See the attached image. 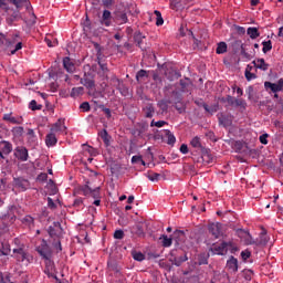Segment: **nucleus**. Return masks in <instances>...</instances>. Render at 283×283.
Masks as SVG:
<instances>
[{
  "mask_svg": "<svg viewBox=\"0 0 283 283\" xmlns=\"http://www.w3.org/2000/svg\"><path fill=\"white\" fill-rule=\"evenodd\" d=\"M27 136L29 137V140H31L32 143H34V140H36V135L34 134V129L29 128Z\"/></svg>",
  "mask_w": 283,
  "mask_h": 283,
  "instance_id": "56",
  "label": "nucleus"
},
{
  "mask_svg": "<svg viewBox=\"0 0 283 283\" xmlns=\"http://www.w3.org/2000/svg\"><path fill=\"white\" fill-rule=\"evenodd\" d=\"M99 136H101L103 143L105 144V146H106V147H109V145H111L109 140H111L112 137L109 136V134H107V130H106V129H103V130L99 133Z\"/></svg>",
  "mask_w": 283,
  "mask_h": 283,
  "instance_id": "30",
  "label": "nucleus"
},
{
  "mask_svg": "<svg viewBox=\"0 0 283 283\" xmlns=\"http://www.w3.org/2000/svg\"><path fill=\"white\" fill-rule=\"evenodd\" d=\"M243 277L244 280H247L248 282H251L252 277H253V271L251 270H244L243 271Z\"/></svg>",
  "mask_w": 283,
  "mask_h": 283,
  "instance_id": "54",
  "label": "nucleus"
},
{
  "mask_svg": "<svg viewBox=\"0 0 283 283\" xmlns=\"http://www.w3.org/2000/svg\"><path fill=\"white\" fill-rule=\"evenodd\" d=\"M85 147H86V151H87L91 156H98V150H97V149H95V148L92 147V146H87V145H85Z\"/></svg>",
  "mask_w": 283,
  "mask_h": 283,
  "instance_id": "60",
  "label": "nucleus"
},
{
  "mask_svg": "<svg viewBox=\"0 0 283 283\" xmlns=\"http://www.w3.org/2000/svg\"><path fill=\"white\" fill-rule=\"evenodd\" d=\"M234 107H241V109H247V101L243 98H234Z\"/></svg>",
  "mask_w": 283,
  "mask_h": 283,
  "instance_id": "40",
  "label": "nucleus"
},
{
  "mask_svg": "<svg viewBox=\"0 0 283 283\" xmlns=\"http://www.w3.org/2000/svg\"><path fill=\"white\" fill-rule=\"evenodd\" d=\"M184 238H185V232L181 230H176L174 232V238H169L167 237V234H161L159 240H161V245L167 249L171 247V244H174V240H176L178 244V240H182Z\"/></svg>",
  "mask_w": 283,
  "mask_h": 283,
  "instance_id": "4",
  "label": "nucleus"
},
{
  "mask_svg": "<svg viewBox=\"0 0 283 283\" xmlns=\"http://www.w3.org/2000/svg\"><path fill=\"white\" fill-rule=\"evenodd\" d=\"M93 103L97 105V107L102 109V112H104L107 118H112V109L106 108L103 104H98V101H93Z\"/></svg>",
  "mask_w": 283,
  "mask_h": 283,
  "instance_id": "32",
  "label": "nucleus"
},
{
  "mask_svg": "<svg viewBox=\"0 0 283 283\" xmlns=\"http://www.w3.org/2000/svg\"><path fill=\"white\" fill-rule=\"evenodd\" d=\"M228 50L227 42H219L216 49L218 54H226Z\"/></svg>",
  "mask_w": 283,
  "mask_h": 283,
  "instance_id": "34",
  "label": "nucleus"
},
{
  "mask_svg": "<svg viewBox=\"0 0 283 283\" xmlns=\"http://www.w3.org/2000/svg\"><path fill=\"white\" fill-rule=\"evenodd\" d=\"M9 3H12V6H15V8L19 10L21 8H23V6H25V3H28V0H8Z\"/></svg>",
  "mask_w": 283,
  "mask_h": 283,
  "instance_id": "39",
  "label": "nucleus"
},
{
  "mask_svg": "<svg viewBox=\"0 0 283 283\" xmlns=\"http://www.w3.org/2000/svg\"><path fill=\"white\" fill-rule=\"evenodd\" d=\"M227 244V249L228 251H231V253H235V251H238V247L233 242L229 241Z\"/></svg>",
  "mask_w": 283,
  "mask_h": 283,
  "instance_id": "63",
  "label": "nucleus"
},
{
  "mask_svg": "<svg viewBox=\"0 0 283 283\" xmlns=\"http://www.w3.org/2000/svg\"><path fill=\"white\" fill-rule=\"evenodd\" d=\"M66 127L63 124V122H61V119H59L52 127H51V133L53 134H59L61 132H65Z\"/></svg>",
  "mask_w": 283,
  "mask_h": 283,
  "instance_id": "27",
  "label": "nucleus"
},
{
  "mask_svg": "<svg viewBox=\"0 0 283 283\" xmlns=\"http://www.w3.org/2000/svg\"><path fill=\"white\" fill-rule=\"evenodd\" d=\"M252 63L258 70H262L263 72H266V70H269V64H266L264 59L254 60Z\"/></svg>",
  "mask_w": 283,
  "mask_h": 283,
  "instance_id": "26",
  "label": "nucleus"
},
{
  "mask_svg": "<svg viewBox=\"0 0 283 283\" xmlns=\"http://www.w3.org/2000/svg\"><path fill=\"white\" fill-rule=\"evenodd\" d=\"M147 76H149L147 74V71L145 70H139L136 74V81H142V78H147Z\"/></svg>",
  "mask_w": 283,
  "mask_h": 283,
  "instance_id": "49",
  "label": "nucleus"
},
{
  "mask_svg": "<svg viewBox=\"0 0 283 283\" xmlns=\"http://www.w3.org/2000/svg\"><path fill=\"white\" fill-rule=\"evenodd\" d=\"M74 196H91V198L96 200L101 198V187L92 188L90 187L88 182H86V185L75 188Z\"/></svg>",
  "mask_w": 283,
  "mask_h": 283,
  "instance_id": "2",
  "label": "nucleus"
},
{
  "mask_svg": "<svg viewBox=\"0 0 283 283\" xmlns=\"http://www.w3.org/2000/svg\"><path fill=\"white\" fill-rule=\"evenodd\" d=\"M195 103L198 105V107H203V109H205L206 112H211V111L209 109V105H208L207 103H203L202 99H197V101H195Z\"/></svg>",
  "mask_w": 283,
  "mask_h": 283,
  "instance_id": "55",
  "label": "nucleus"
},
{
  "mask_svg": "<svg viewBox=\"0 0 283 283\" xmlns=\"http://www.w3.org/2000/svg\"><path fill=\"white\" fill-rule=\"evenodd\" d=\"M117 90L122 94V96H129V88L125 86V83L122 82Z\"/></svg>",
  "mask_w": 283,
  "mask_h": 283,
  "instance_id": "43",
  "label": "nucleus"
},
{
  "mask_svg": "<svg viewBox=\"0 0 283 283\" xmlns=\"http://www.w3.org/2000/svg\"><path fill=\"white\" fill-rule=\"evenodd\" d=\"M13 258L17 262H30L32 260L30 253L24 248L13 249Z\"/></svg>",
  "mask_w": 283,
  "mask_h": 283,
  "instance_id": "5",
  "label": "nucleus"
},
{
  "mask_svg": "<svg viewBox=\"0 0 283 283\" xmlns=\"http://www.w3.org/2000/svg\"><path fill=\"white\" fill-rule=\"evenodd\" d=\"M262 45H263V49H262L263 54H266V52H271V50H273V43L271 42V40L263 41Z\"/></svg>",
  "mask_w": 283,
  "mask_h": 283,
  "instance_id": "37",
  "label": "nucleus"
},
{
  "mask_svg": "<svg viewBox=\"0 0 283 283\" xmlns=\"http://www.w3.org/2000/svg\"><path fill=\"white\" fill-rule=\"evenodd\" d=\"M176 251L177 250L170 251V262L175 266H181L182 263H185V262H187V260H189V258L187 256V253L181 254L180 256H176Z\"/></svg>",
  "mask_w": 283,
  "mask_h": 283,
  "instance_id": "10",
  "label": "nucleus"
},
{
  "mask_svg": "<svg viewBox=\"0 0 283 283\" xmlns=\"http://www.w3.org/2000/svg\"><path fill=\"white\" fill-rule=\"evenodd\" d=\"M50 238H63V227L61 222L54 221L53 226H50L48 229Z\"/></svg>",
  "mask_w": 283,
  "mask_h": 283,
  "instance_id": "6",
  "label": "nucleus"
},
{
  "mask_svg": "<svg viewBox=\"0 0 283 283\" xmlns=\"http://www.w3.org/2000/svg\"><path fill=\"white\" fill-rule=\"evenodd\" d=\"M159 178H160V174H158V172H150L148 175V179H150L151 182H158Z\"/></svg>",
  "mask_w": 283,
  "mask_h": 283,
  "instance_id": "57",
  "label": "nucleus"
},
{
  "mask_svg": "<svg viewBox=\"0 0 283 283\" xmlns=\"http://www.w3.org/2000/svg\"><path fill=\"white\" fill-rule=\"evenodd\" d=\"M154 13L157 17L156 25H163V23H165V20L163 19V14L160 13V11L155 10Z\"/></svg>",
  "mask_w": 283,
  "mask_h": 283,
  "instance_id": "46",
  "label": "nucleus"
},
{
  "mask_svg": "<svg viewBox=\"0 0 283 283\" xmlns=\"http://www.w3.org/2000/svg\"><path fill=\"white\" fill-rule=\"evenodd\" d=\"M22 224H24L25 227L30 228V229H34V218L32 216H25L24 218H22Z\"/></svg>",
  "mask_w": 283,
  "mask_h": 283,
  "instance_id": "29",
  "label": "nucleus"
},
{
  "mask_svg": "<svg viewBox=\"0 0 283 283\" xmlns=\"http://www.w3.org/2000/svg\"><path fill=\"white\" fill-rule=\"evenodd\" d=\"M35 251L39 253V255H41V258H43V260L48 261L44 269L45 275H48V277H54L56 282L61 283V280L54 273V263L50 261V258H52V248H50L48 241L45 239H42L41 244L35 248Z\"/></svg>",
  "mask_w": 283,
  "mask_h": 283,
  "instance_id": "1",
  "label": "nucleus"
},
{
  "mask_svg": "<svg viewBox=\"0 0 283 283\" xmlns=\"http://www.w3.org/2000/svg\"><path fill=\"white\" fill-rule=\"evenodd\" d=\"M227 242H222L221 244H213L210 251L214 253V255H227L228 253V248H227Z\"/></svg>",
  "mask_w": 283,
  "mask_h": 283,
  "instance_id": "15",
  "label": "nucleus"
},
{
  "mask_svg": "<svg viewBox=\"0 0 283 283\" xmlns=\"http://www.w3.org/2000/svg\"><path fill=\"white\" fill-rule=\"evenodd\" d=\"M0 151L3 156L12 154V144L6 140L0 142Z\"/></svg>",
  "mask_w": 283,
  "mask_h": 283,
  "instance_id": "21",
  "label": "nucleus"
},
{
  "mask_svg": "<svg viewBox=\"0 0 283 283\" xmlns=\"http://www.w3.org/2000/svg\"><path fill=\"white\" fill-rule=\"evenodd\" d=\"M208 231L210 235H212L213 240H218L220 238L222 230H221V224L220 223H210L208 226Z\"/></svg>",
  "mask_w": 283,
  "mask_h": 283,
  "instance_id": "13",
  "label": "nucleus"
},
{
  "mask_svg": "<svg viewBox=\"0 0 283 283\" xmlns=\"http://www.w3.org/2000/svg\"><path fill=\"white\" fill-rule=\"evenodd\" d=\"M101 25H105V28H109V25H112V12L109 10L103 11Z\"/></svg>",
  "mask_w": 283,
  "mask_h": 283,
  "instance_id": "20",
  "label": "nucleus"
},
{
  "mask_svg": "<svg viewBox=\"0 0 283 283\" xmlns=\"http://www.w3.org/2000/svg\"><path fill=\"white\" fill-rule=\"evenodd\" d=\"M180 86H181V92H191L193 90V83H191V80L186 78V80H180Z\"/></svg>",
  "mask_w": 283,
  "mask_h": 283,
  "instance_id": "24",
  "label": "nucleus"
},
{
  "mask_svg": "<svg viewBox=\"0 0 283 283\" xmlns=\"http://www.w3.org/2000/svg\"><path fill=\"white\" fill-rule=\"evenodd\" d=\"M243 241L247 245H251V244H258V242H255L253 240V237H251V233L248 232V237L243 238Z\"/></svg>",
  "mask_w": 283,
  "mask_h": 283,
  "instance_id": "52",
  "label": "nucleus"
},
{
  "mask_svg": "<svg viewBox=\"0 0 283 283\" xmlns=\"http://www.w3.org/2000/svg\"><path fill=\"white\" fill-rule=\"evenodd\" d=\"M165 125H167V122H165V120L156 122V120L153 119L150 122V127H165Z\"/></svg>",
  "mask_w": 283,
  "mask_h": 283,
  "instance_id": "53",
  "label": "nucleus"
},
{
  "mask_svg": "<svg viewBox=\"0 0 283 283\" xmlns=\"http://www.w3.org/2000/svg\"><path fill=\"white\" fill-rule=\"evenodd\" d=\"M269 243V238L266 237V232H261L260 240L256 244L265 245Z\"/></svg>",
  "mask_w": 283,
  "mask_h": 283,
  "instance_id": "44",
  "label": "nucleus"
},
{
  "mask_svg": "<svg viewBox=\"0 0 283 283\" xmlns=\"http://www.w3.org/2000/svg\"><path fill=\"white\" fill-rule=\"evenodd\" d=\"M227 244V249L228 251H231V253H235V251H238V247L233 242L229 241Z\"/></svg>",
  "mask_w": 283,
  "mask_h": 283,
  "instance_id": "62",
  "label": "nucleus"
},
{
  "mask_svg": "<svg viewBox=\"0 0 283 283\" xmlns=\"http://www.w3.org/2000/svg\"><path fill=\"white\" fill-rule=\"evenodd\" d=\"M226 103H228V105H230V107H235V97H233L231 95H227Z\"/></svg>",
  "mask_w": 283,
  "mask_h": 283,
  "instance_id": "58",
  "label": "nucleus"
},
{
  "mask_svg": "<svg viewBox=\"0 0 283 283\" xmlns=\"http://www.w3.org/2000/svg\"><path fill=\"white\" fill-rule=\"evenodd\" d=\"M157 105L161 109V112H167V109H169V105L165 99L159 101Z\"/></svg>",
  "mask_w": 283,
  "mask_h": 283,
  "instance_id": "50",
  "label": "nucleus"
},
{
  "mask_svg": "<svg viewBox=\"0 0 283 283\" xmlns=\"http://www.w3.org/2000/svg\"><path fill=\"white\" fill-rule=\"evenodd\" d=\"M88 96H92L93 98H101L103 97V94L97 92L95 88H88Z\"/></svg>",
  "mask_w": 283,
  "mask_h": 283,
  "instance_id": "45",
  "label": "nucleus"
},
{
  "mask_svg": "<svg viewBox=\"0 0 283 283\" xmlns=\"http://www.w3.org/2000/svg\"><path fill=\"white\" fill-rule=\"evenodd\" d=\"M114 20L118 25H125L129 19L127 18V12L117 10L114 12Z\"/></svg>",
  "mask_w": 283,
  "mask_h": 283,
  "instance_id": "14",
  "label": "nucleus"
},
{
  "mask_svg": "<svg viewBox=\"0 0 283 283\" xmlns=\"http://www.w3.org/2000/svg\"><path fill=\"white\" fill-rule=\"evenodd\" d=\"M13 187L19 191H28L30 189V181L23 177L13 178Z\"/></svg>",
  "mask_w": 283,
  "mask_h": 283,
  "instance_id": "9",
  "label": "nucleus"
},
{
  "mask_svg": "<svg viewBox=\"0 0 283 283\" xmlns=\"http://www.w3.org/2000/svg\"><path fill=\"white\" fill-rule=\"evenodd\" d=\"M235 234L238 235V238L243 240V238L249 237V231H245L243 229H237Z\"/></svg>",
  "mask_w": 283,
  "mask_h": 283,
  "instance_id": "48",
  "label": "nucleus"
},
{
  "mask_svg": "<svg viewBox=\"0 0 283 283\" xmlns=\"http://www.w3.org/2000/svg\"><path fill=\"white\" fill-rule=\"evenodd\" d=\"M46 147H54L56 143H59V139H56V133H50L46 135L45 138Z\"/></svg>",
  "mask_w": 283,
  "mask_h": 283,
  "instance_id": "25",
  "label": "nucleus"
},
{
  "mask_svg": "<svg viewBox=\"0 0 283 283\" xmlns=\"http://www.w3.org/2000/svg\"><path fill=\"white\" fill-rule=\"evenodd\" d=\"M63 67L69 72V74H73V72H76V64L74 63V60L70 59L69 56L63 59Z\"/></svg>",
  "mask_w": 283,
  "mask_h": 283,
  "instance_id": "18",
  "label": "nucleus"
},
{
  "mask_svg": "<svg viewBox=\"0 0 283 283\" xmlns=\"http://www.w3.org/2000/svg\"><path fill=\"white\" fill-rule=\"evenodd\" d=\"M29 109H31L32 112H36L38 109H43V105L38 104L34 99H32L29 103Z\"/></svg>",
  "mask_w": 283,
  "mask_h": 283,
  "instance_id": "41",
  "label": "nucleus"
},
{
  "mask_svg": "<svg viewBox=\"0 0 283 283\" xmlns=\"http://www.w3.org/2000/svg\"><path fill=\"white\" fill-rule=\"evenodd\" d=\"M2 120H6L7 123H11V125H22L23 124V117L21 116H12V113H7L2 116Z\"/></svg>",
  "mask_w": 283,
  "mask_h": 283,
  "instance_id": "16",
  "label": "nucleus"
},
{
  "mask_svg": "<svg viewBox=\"0 0 283 283\" xmlns=\"http://www.w3.org/2000/svg\"><path fill=\"white\" fill-rule=\"evenodd\" d=\"M247 34L250 36V39L254 40L260 36V31L255 27H250L247 30Z\"/></svg>",
  "mask_w": 283,
  "mask_h": 283,
  "instance_id": "28",
  "label": "nucleus"
},
{
  "mask_svg": "<svg viewBox=\"0 0 283 283\" xmlns=\"http://www.w3.org/2000/svg\"><path fill=\"white\" fill-rule=\"evenodd\" d=\"M115 240H123L125 238V232L123 230H116L114 232Z\"/></svg>",
  "mask_w": 283,
  "mask_h": 283,
  "instance_id": "61",
  "label": "nucleus"
},
{
  "mask_svg": "<svg viewBox=\"0 0 283 283\" xmlns=\"http://www.w3.org/2000/svg\"><path fill=\"white\" fill-rule=\"evenodd\" d=\"M73 207H75V209H81V207H83V198L78 197L73 201Z\"/></svg>",
  "mask_w": 283,
  "mask_h": 283,
  "instance_id": "59",
  "label": "nucleus"
},
{
  "mask_svg": "<svg viewBox=\"0 0 283 283\" xmlns=\"http://www.w3.org/2000/svg\"><path fill=\"white\" fill-rule=\"evenodd\" d=\"M134 40H135L137 48H140V50L143 52H146L147 44L145 43V35H143V33H140V32H137L134 35Z\"/></svg>",
  "mask_w": 283,
  "mask_h": 283,
  "instance_id": "17",
  "label": "nucleus"
},
{
  "mask_svg": "<svg viewBox=\"0 0 283 283\" xmlns=\"http://www.w3.org/2000/svg\"><path fill=\"white\" fill-rule=\"evenodd\" d=\"M264 87L265 90H271L273 94H277V92L283 91V78H280L277 83L265 82Z\"/></svg>",
  "mask_w": 283,
  "mask_h": 283,
  "instance_id": "12",
  "label": "nucleus"
},
{
  "mask_svg": "<svg viewBox=\"0 0 283 283\" xmlns=\"http://www.w3.org/2000/svg\"><path fill=\"white\" fill-rule=\"evenodd\" d=\"M14 44H15V48L14 50H11V54H17V52H19V50L23 48V42H21V36H19V34H14L7 40V45H14Z\"/></svg>",
  "mask_w": 283,
  "mask_h": 283,
  "instance_id": "7",
  "label": "nucleus"
},
{
  "mask_svg": "<svg viewBox=\"0 0 283 283\" xmlns=\"http://www.w3.org/2000/svg\"><path fill=\"white\" fill-rule=\"evenodd\" d=\"M80 83L87 90H94V87H96V82H94V75L92 73H84V76L80 80Z\"/></svg>",
  "mask_w": 283,
  "mask_h": 283,
  "instance_id": "8",
  "label": "nucleus"
},
{
  "mask_svg": "<svg viewBox=\"0 0 283 283\" xmlns=\"http://www.w3.org/2000/svg\"><path fill=\"white\" fill-rule=\"evenodd\" d=\"M132 235L136 238H145V229H143V223H137L130 228Z\"/></svg>",
  "mask_w": 283,
  "mask_h": 283,
  "instance_id": "19",
  "label": "nucleus"
},
{
  "mask_svg": "<svg viewBox=\"0 0 283 283\" xmlns=\"http://www.w3.org/2000/svg\"><path fill=\"white\" fill-rule=\"evenodd\" d=\"M241 55H242L243 59H245L247 61H251V59H253V55L247 53V49L244 48V44H241Z\"/></svg>",
  "mask_w": 283,
  "mask_h": 283,
  "instance_id": "47",
  "label": "nucleus"
},
{
  "mask_svg": "<svg viewBox=\"0 0 283 283\" xmlns=\"http://www.w3.org/2000/svg\"><path fill=\"white\" fill-rule=\"evenodd\" d=\"M122 84H123V80L118 78L116 75H113L111 77V85H113V87H116V90H118Z\"/></svg>",
  "mask_w": 283,
  "mask_h": 283,
  "instance_id": "36",
  "label": "nucleus"
},
{
  "mask_svg": "<svg viewBox=\"0 0 283 283\" xmlns=\"http://www.w3.org/2000/svg\"><path fill=\"white\" fill-rule=\"evenodd\" d=\"M198 264L200 266L205 265V264H209V254L207 253H201L199 255V259H198Z\"/></svg>",
  "mask_w": 283,
  "mask_h": 283,
  "instance_id": "35",
  "label": "nucleus"
},
{
  "mask_svg": "<svg viewBox=\"0 0 283 283\" xmlns=\"http://www.w3.org/2000/svg\"><path fill=\"white\" fill-rule=\"evenodd\" d=\"M144 115L146 118H154V114H156V108L154 104H146L143 108Z\"/></svg>",
  "mask_w": 283,
  "mask_h": 283,
  "instance_id": "23",
  "label": "nucleus"
},
{
  "mask_svg": "<svg viewBox=\"0 0 283 283\" xmlns=\"http://www.w3.org/2000/svg\"><path fill=\"white\" fill-rule=\"evenodd\" d=\"M133 260H136L137 262H143V260H145V254H143L142 252H134Z\"/></svg>",
  "mask_w": 283,
  "mask_h": 283,
  "instance_id": "51",
  "label": "nucleus"
},
{
  "mask_svg": "<svg viewBox=\"0 0 283 283\" xmlns=\"http://www.w3.org/2000/svg\"><path fill=\"white\" fill-rule=\"evenodd\" d=\"M227 269H229V271L232 273H238V259L230 256V259L227 261Z\"/></svg>",
  "mask_w": 283,
  "mask_h": 283,
  "instance_id": "22",
  "label": "nucleus"
},
{
  "mask_svg": "<svg viewBox=\"0 0 283 283\" xmlns=\"http://www.w3.org/2000/svg\"><path fill=\"white\" fill-rule=\"evenodd\" d=\"M190 145L195 149L201 150V157L198 159V163H206L207 165H209V163H211L213 160V157L211 156V154H209V151L205 147H202L200 137H198V136L193 137L190 142Z\"/></svg>",
  "mask_w": 283,
  "mask_h": 283,
  "instance_id": "3",
  "label": "nucleus"
},
{
  "mask_svg": "<svg viewBox=\"0 0 283 283\" xmlns=\"http://www.w3.org/2000/svg\"><path fill=\"white\" fill-rule=\"evenodd\" d=\"M164 134H165V136L167 138V144L168 145H175L176 144V136H174L171 134V130L166 129V130H164Z\"/></svg>",
  "mask_w": 283,
  "mask_h": 283,
  "instance_id": "31",
  "label": "nucleus"
},
{
  "mask_svg": "<svg viewBox=\"0 0 283 283\" xmlns=\"http://www.w3.org/2000/svg\"><path fill=\"white\" fill-rule=\"evenodd\" d=\"M241 258L244 262H247L249 260V258H251V251L249 250H244L241 252Z\"/></svg>",
  "mask_w": 283,
  "mask_h": 283,
  "instance_id": "64",
  "label": "nucleus"
},
{
  "mask_svg": "<svg viewBox=\"0 0 283 283\" xmlns=\"http://www.w3.org/2000/svg\"><path fill=\"white\" fill-rule=\"evenodd\" d=\"M14 156L18 160H21V163L28 161V158H30V155L28 154V148L23 146H18L14 150Z\"/></svg>",
  "mask_w": 283,
  "mask_h": 283,
  "instance_id": "11",
  "label": "nucleus"
},
{
  "mask_svg": "<svg viewBox=\"0 0 283 283\" xmlns=\"http://www.w3.org/2000/svg\"><path fill=\"white\" fill-rule=\"evenodd\" d=\"M98 65L103 72V76L107 78V74L109 73V69L107 67V64L103 63L101 60H98Z\"/></svg>",
  "mask_w": 283,
  "mask_h": 283,
  "instance_id": "42",
  "label": "nucleus"
},
{
  "mask_svg": "<svg viewBox=\"0 0 283 283\" xmlns=\"http://www.w3.org/2000/svg\"><path fill=\"white\" fill-rule=\"evenodd\" d=\"M83 92H85V88L83 86L73 87L71 91L72 98H76V96L83 95Z\"/></svg>",
  "mask_w": 283,
  "mask_h": 283,
  "instance_id": "33",
  "label": "nucleus"
},
{
  "mask_svg": "<svg viewBox=\"0 0 283 283\" xmlns=\"http://www.w3.org/2000/svg\"><path fill=\"white\" fill-rule=\"evenodd\" d=\"M166 77L168 78V81H176V78H180V74L176 71H167Z\"/></svg>",
  "mask_w": 283,
  "mask_h": 283,
  "instance_id": "38",
  "label": "nucleus"
}]
</instances>
